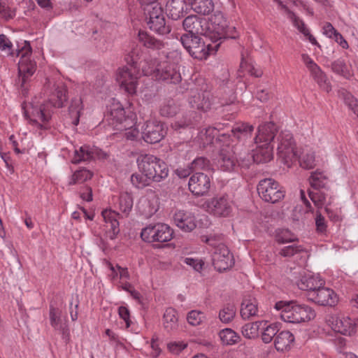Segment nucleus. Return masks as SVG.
Returning a JSON list of instances; mask_svg holds the SVG:
<instances>
[{
	"label": "nucleus",
	"mask_w": 358,
	"mask_h": 358,
	"mask_svg": "<svg viewBox=\"0 0 358 358\" xmlns=\"http://www.w3.org/2000/svg\"><path fill=\"white\" fill-rule=\"evenodd\" d=\"M47 101H41L35 97L28 104L23 103V114L29 123L38 129L45 130L49 127L48 123L52 117V107L62 108L67 101L66 90L62 85L54 86Z\"/></svg>",
	"instance_id": "obj_1"
},
{
	"label": "nucleus",
	"mask_w": 358,
	"mask_h": 358,
	"mask_svg": "<svg viewBox=\"0 0 358 358\" xmlns=\"http://www.w3.org/2000/svg\"><path fill=\"white\" fill-rule=\"evenodd\" d=\"M274 308L280 312V318L288 323L306 322L313 320L316 316L313 308L295 300L277 301Z\"/></svg>",
	"instance_id": "obj_2"
},
{
	"label": "nucleus",
	"mask_w": 358,
	"mask_h": 358,
	"mask_svg": "<svg viewBox=\"0 0 358 358\" xmlns=\"http://www.w3.org/2000/svg\"><path fill=\"white\" fill-rule=\"evenodd\" d=\"M139 171L146 173L152 182H159L169 176L168 165L152 155H141L137 159Z\"/></svg>",
	"instance_id": "obj_3"
},
{
	"label": "nucleus",
	"mask_w": 358,
	"mask_h": 358,
	"mask_svg": "<svg viewBox=\"0 0 358 358\" xmlns=\"http://www.w3.org/2000/svg\"><path fill=\"white\" fill-rule=\"evenodd\" d=\"M180 42L192 57L199 60L206 59L210 54L215 52L220 45V43L214 45L206 44L197 34H182Z\"/></svg>",
	"instance_id": "obj_4"
},
{
	"label": "nucleus",
	"mask_w": 358,
	"mask_h": 358,
	"mask_svg": "<svg viewBox=\"0 0 358 358\" xmlns=\"http://www.w3.org/2000/svg\"><path fill=\"white\" fill-rule=\"evenodd\" d=\"M142 71L145 76H152L159 80L176 84L181 80V76L176 69L175 64H171L168 61L157 62H151V64L142 66Z\"/></svg>",
	"instance_id": "obj_5"
},
{
	"label": "nucleus",
	"mask_w": 358,
	"mask_h": 358,
	"mask_svg": "<svg viewBox=\"0 0 358 358\" xmlns=\"http://www.w3.org/2000/svg\"><path fill=\"white\" fill-rule=\"evenodd\" d=\"M234 30V27H228L225 17L220 11H215L207 21L206 36L214 43L222 38H235L236 36L231 33Z\"/></svg>",
	"instance_id": "obj_6"
},
{
	"label": "nucleus",
	"mask_w": 358,
	"mask_h": 358,
	"mask_svg": "<svg viewBox=\"0 0 358 358\" xmlns=\"http://www.w3.org/2000/svg\"><path fill=\"white\" fill-rule=\"evenodd\" d=\"M145 20L149 29L158 34L165 35L171 31L166 24L163 9L158 2H154L144 7Z\"/></svg>",
	"instance_id": "obj_7"
},
{
	"label": "nucleus",
	"mask_w": 358,
	"mask_h": 358,
	"mask_svg": "<svg viewBox=\"0 0 358 358\" xmlns=\"http://www.w3.org/2000/svg\"><path fill=\"white\" fill-rule=\"evenodd\" d=\"M17 52V56L20 57L18 71L21 77V86L23 87L28 78L36 71V64L31 59L32 50L29 42L24 41Z\"/></svg>",
	"instance_id": "obj_8"
},
{
	"label": "nucleus",
	"mask_w": 358,
	"mask_h": 358,
	"mask_svg": "<svg viewBox=\"0 0 358 358\" xmlns=\"http://www.w3.org/2000/svg\"><path fill=\"white\" fill-rule=\"evenodd\" d=\"M173 234V229L168 224L157 223L154 225L150 224L143 228L141 236L144 241L148 243H165L172 239Z\"/></svg>",
	"instance_id": "obj_9"
},
{
	"label": "nucleus",
	"mask_w": 358,
	"mask_h": 358,
	"mask_svg": "<svg viewBox=\"0 0 358 358\" xmlns=\"http://www.w3.org/2000/svg\"><path fill=\"white\" fill-rule=\"evenodd\" d=\"M278 155L288 166L297 159L292 134L289 131H282L278 137Z\"/></svg>",
	"instance_id": "obj_10"
},
{
	"label": "nucleus",
	"mask_w": 358,
	"mask_h": 358,
	"mask_svg": "<svg viewBox=\"0 0 358 358\" xmlns=\"http://www.w3.org/2000/svg\"><path fill=\"white\" fill-rule=\"evenodd\" d=\"M203 207L215 217H227L232 213L233 203L227 195H221L206 200Z\"/></svg>",
	"instance_id": "obj_11"
},
{
	"label": "nucleus",
	"mask_w": 358,
	"mask_h": 358,
	"mask_svg": "<svg viewBox=\"0 0 358 358\" xmlns=\"http://www.w3.org/2000/svg\"><path fill=\"white\" fill-rule=\"evenodd\" d=\"M259 196L266 202L275 203L284 196V191L280 185L272 178H264L257 185Z\"/></svg>",
	"instance_id": "obj_12"
},
{
	"label": "nucleus",
	"mask_w": 358,
	"mask_h": 358,
	"mask_svg": "<svg viewBox=\"0 0 358 358\" xmlns=\"http://www.w3.org/2000/svg\"><path fill=\"white\" fill-rule=\"evenodd\" d=\"M273 158V146L264 143L257 144V147L252 150V154H243L240 156L239 163L243 168H249L252 163H266Z\"/></svg>",
	"instance_id": "obj_13"
},
{
	"label": "nucleus",
	"mask_w": 358,
	"mask_h": 358,
	"mask_svg": "<svg viewBox=\"0 0 358 358\" xmlns=\"http://www.w3.org/2000/svg\"><path fill=\"white\" fill-rule=\"evenodd\" d=\"M139 69L138 66H125L118 69L117 80L120 87L129 94L136 92Z\"/></svg>",
	"instance_id": "obj_14"
},
{
	"label": "nucleus",
	"mask_w": 358,
	"mask_h": 358,
	"mask_svg": "<svg viewBox=\"0 0 358 358\" xmlns=\"http://www.w3.org/2000/svg\"><path fill=\"white\" fill-rule=\"evenodd\" d=\"M107 121L116 131L118 129L134 125L133 115L126 116L124 109L119 102H114L111 105L109 113L107 115Z\"/></svg>",
	"instance_id": "obj_15"
},
{
	"label": "nucleus",
	"mask_w": 358,
	"mask_h": 358,
	"mask_svg": "<svg viewBox=\"0 0 358 358\" xmlns=\"http://www.w3.org/2000/svg\"><path fill=\"white\" fill-rule=\"evenodd\" d=\"M191 90L192 95L189 102L192 108L207 111L211 108L213 98L206 84H203L199 90L198 89L195 91L192 89Z\"/></svg>",
	"instance_id": "obj_16"
},
{
	"label": "nucleus",
	"mask_w": 358,
	"mask_h": 358,
	"mask_svg": "<svg viewBox=\"0 0 358 358\" xmlns=\"http://www.w3.org/2000/svg\"><path fill=\"white\" fill-rule=\"evenodd\" d=\"M142 138L148 143H157L164 138L166 131L164 125L157 120H148L142 127Z\"/></svg>",
	"instance_id": "obj_17"
},
{
	"label": "nucleus",
	"mask_w": 358,
	"mask_h": 358,
	"mask_svg": "<svg viewBox=\"0 0 358 358\" xmlns=\"http://www.w3.org/2000/svg\"><path fill=\"white\" fill-rule=\"evenodd\" d=\"M307 297L310 301L320 306H334L338 302V296L335 292L332 289L321 285L308 294Z\"/></svg>",
	"instance_id": "obj_18"
},
{
	"label": "nucleus",
	"mask_w": 358,
	"mask_h": 358,
	"mask_svg": "<svg viewBox=\"0 0 358 358\" xmlns=\"http://www.w3.org/2000/svg\"><path fill=\"white\" fill-rule=\"evenodd\" d=\"M214 248L215 251L212 255V262L214 268L217 271H224L234 265V258L229 248Z\"/></svg>",
	"instance_id": "obj_19"
},
{
	"label": "nucleus",
	"mask_w": 358,
	"mask_h": 358,
	"mask_svg": "<svg viewBox=\"0 0 358 358\" xmlns=\"http://www.w3.org/2000/svg\"><path fill=\"white\" fill-rule=\"evenodd\" d=\"M210 185V177L201 172H196L193 174L188 182L190 192L196 196L206 195L208 192Z\"/></svg>",
	"instance_id": "obj_20"
},
{
	"label": "nucleus",
	"mask_w": 358,
	"mask_h": 358,
	"mask_svg": "<svg viewBox=\"0 0 358 358\" xmlns=\"http://www.w3.org/2000/svg\"><path fill=\"white\" fill-rule=\"evenodd\" d=\"M238 151V146L233 147L231 150L221 149L219 158L217 160L218 167L224 171H231L234 169L236 164L241 166L239 163L240 156H243V154L238 153V156L235 157Z\"/></svg>",
	"instance_id": "obj_21"
},
{
	"label": "nucleus",
	"mask_w": 358,
	"mask_h": 358,
	"mask_svg": "<svg viewBox=\"0 0 358 358\" xmlns=\"http://www.w3.org/2000/svg\"><path fill=\"white\" fill-rule=\"evenodd\" d=\"M327 322L334 331L343 335L350 336L355 331V324L349 317L332 315Z\"/></svg>",
	"instance_id": "obj_22"
},
{
	"label": "nucleus",
	"mask_w": 358,
	"mask_h": 358,
	"mask_svg": "<svg viewBox=\"0 0 358 358\" xmlns=\"http://www.w3.org/2000/svg\"><path fill=\"white\" fill-rule=\"evenodd\" d=\"M101 215L105 222L106 238L113 240L120 232L118 214L111 210H104Z\"/></svg>",
	"instance_id": "obj_23"
},
{
	"label": "nucleus",
	"mask_w": 358,
	"mask_h": 358,
	"mask_svg": "<svg viewBox=\"0 0 358 358\" xmlns=\"http://www.w3.org/2000/svg\"><path fill=\"white\" fill-rule=\"evenodd\" d=\"M207 20L196 15L187 17L182 22L183 28L187 34H200L206 36Z\"/></svg>",
	"instance_id": "obj_24"
},
{
	"label": "nucleus",
	"mask_w": 358,
	"mask_h": 358,
	"mask_svg": "<svg viewBox=\"0 0 358 358\" xmlns=\"http://www.w3.org/2000/svg\"><path fill=\"white\" fill-rule=\"evenodd\" d=\"M176 225L185 232L192 231L196 227L195 217L189 212L177 210L173 215Z\"/></svg>",
	"instance_id": "obj_25"
},
{
	"label": "nucleus",
	"mask_w": 358,
	"mask_h": 358,
	"mask_svg": "<svg viewBox=\"0 0 358 358\" xmlns=\"http://www.w3.org/2000/svg\"><path fill=\"white\" fill-rule=\"evenodd\" d=\"M101 150L94 146L84 145L75 150L74 156L71 160L73 164H79L82 162L90 161L100 157Z\"/></svg>",
	"instance_id": "obj_26"
},
{
	"label": "nucleus",
	"mask_w": 358,
	"mask_h": 358,
	"mask_svg": "<svg viewBox=\"0 0 358 358\" xmlns=\"http://www.w3.org/2000/svg\"><path fill=\"white\" fill-rule=\"evenodd\" d=\"M277 131V127L273 122H266L259 126L257 134L255 137L256 144L264 143L271 145V142L274 139Z\"/></svg>",
	"instance_id": "obj_27"
},
{
	"label": "nucleus",
	"mask_w": 358,
	"mask_h": 358,
	"mask_svg": "<svg viewBox=\"0 0 358 358\" xmlns=\"http://www.w3.org/2000/svg\"><path fill=\"white\" fill-rule=\"evenodd\" d=\"M217 138L220 141L227 142L230 136L228 134H223L222 136L219 135V131L212 127H208L201 129L198 134L197 138L198 141L203 147L213 143L215 137Z\"/></svg>",
	"instance_id": "obj_28"
},
{
	"label": "nucleus",
	"mask_w": 358,
	"mask_h": 358,
	"mask_svg": "<svg viewBox=\"0 0 358 358\" xmlns=\"http://www.w3.org/2000/svg\"><path fill=\"white\" fill-rule=\"evenodd\" d=\"M137 208L145 217H152L159 209L158 198L156 196H146L140 199Z\"/></svg>",
	"instance_id": "obj_29"
},
{
	"label": "nucleus",
	"mask_w": 358,
	"mask_h": 358,
	"mask_svg": "<svg viewBox=\"0 0 358 358\" xmlns=\"http://www.w3.org/2000/svg\"><path fill=\"white\" fill-rule=\"evenodd\" d=\"M258 302L255 297H245L241 305L240 314L243 320L259 316Z\"/></svg>",
	"instance_id": "obj_30"
},
{
	"label": "nucleus",
	"mask_w": 358,
	"mask_h": 358,
	"mask_svg": "<svg viewBox=\"0 0 358 358\" xmlns=\"http://www.w3.org/2000/svg\"><path fill=\"white\" fill-rule=\"evenodd\" d=\"M162 325L164 329L168 332L176 331L178 329V311L172 308H166L163 317H162Z\"/></svg>",
	"instance_id": "obj_31"
},
{
	"label": "nucleus",
	"mask_w": 358,
	"mask_h": 358,
	"mask_svg": "<svg viewBox=\"0 0 358 358\" xmlns=\"http://www.w3.org/2000/svg\"><path fill=\"white\" fill-rule=\"evenodd\" d=\"M186 9L185 0H170L166 4L167 15L173 20L183 17Z\"/></svg>",
	"instance_id": "obj_32"
},
{
	"label": "nucleus",
	"mask_w": 358,
	"mask_h": 358,
	"mask_svg": "<svg viewBox=\"0 0 358 358\" xmlns=\"http://www.w3.org/2000/svg\"><path fill=\"white\" fill-rule=\"evenodd\" d=\"M138 41L146 48L159 50L164 48L165 43L150 35L147 31L140 30L138 34Z\"/></svg>",
	"instance_id": "obj_33"
},
{
	"label": "nucleus",
	"mask_w": 358,
	"mask_h": 358,
	"mask_svg": "<svg viewBox=\"0 0 358 358\" xmlns=\"http://www.w3.org/2000/svg\"><path fill=\"white\" fill-rule=\"evenodd\" d=\"M254 131V127L248 123L236 124L231 129L233 136L238 141L242 142L243 145L245 141L250 139Z\"/></svg>",
	"instance_id": "obj_34"
},
{
	"label": "nucleus",
	"mask_w": 358,
	"mask_h": 358,
	"mask_svg": "<svg viewBox=\"0 0 358 358\" xmlns=\"http://www.w3.org/2000/svg\"><path fill=\"white\" fill-rule=\"evenodd\" d=\"M294 341V335L289 331H278L274 341L275 348L278 351L288 350Z\"/></svg>",
	"instance_id": "obj_35"
},
{
	"label": "nucleus",
	"mask_w": 358,
	"mask_h": 358,
	"mask_svg": "<svg viewBox=\"0 0 358 358\" xmlns=\"http://www.w3.org/2000/svg\"><path fill=\"white\" fill-rule=\"evenodd\" d=\"M142 56H143V50H141V48L138 45L134 46L132 48L131 50L129 52V54L126 57V61L127 63V66H138V69H139L140 68L142 69L143 66H148V64H151V62H152V60L148 62L145 59L143 61V64L141 65Z\"/></svg>",
	"instance_id": "obj_36"
},
{
	"label": "nucleus",
	"mask_w": 358,
	"mask_h": 358,
	"mask_svg": "<svg viewBox=\"0 0 358 358\" xmlns=\"http://www.w3.org/2000/svg\"><path fill=\"white\" fill-rule=\"evenodd\" d=\"M319 285H322L321 280L310 274L303 275L297 282L298 287L301 290L307 291V294L312 291H315Z\"/></svg>",
	"instance_id": "obj_37"
},
{
	"label": "nucleus",
	"mask_w": 358,
	"mask_h": 358,
	"mask_svg": "<svg viewBox=\"0 0 358 358\" xmlns=\"http://www.w3.org/2000/svg\"><path fill=\"white\" fill-rule=\"evenodd\" d=\"M308 181L311 187L315 190L325 189L329 182V178L323 171L317 170L311 173Z\"/></svg>",
	"instance_id": "obj_38"
},
{
	"label": "nucleus",
	"mask_w": 358,
	"mask_h": 358,
	"mask_svg": "<svg viewBox=\"0 0 358 358\" xmlns=\"http://www.w3.org/2000/svg\"><path fill=\"white\" fill-rule=\"evenodd\" d=\"M192 9L196 13L208 15L214 9L213 0H190Z\"/></svg>",
	"instance_id": "obj_39"
},
{
	"label": "nucleus",
	"mask_w": 358,
	"mask_h": 358,
	"mask_svg": "<svg viewBox=\"0 0 358 358\" xmlns=\"http://www.w3.org/2000/svg\"><path fill=\"white\" fill-rule=\"evenodd\" d=\"M199 116L194 111H189L185 113L181 118L172 124V127L176 129H180L192 127L197 121Z\"/></svg>",
	"instance_id": "obj_40"
},
{
	"label": "nucleus",
	"mask_w": 358,
	"mask_h": 358,
	"mask_svg": "<svg viewBox=\"0 0 358 358\" xmlns=\"http://www.w3.org/2000/svg\"><path fill=\"white\" fill-rule=\"evenodd\" d=\"M266 325V321H256L252 323H247L242 327L243 336L247 338H255L258 336L259 329L262 325Z\"/></svg>",
	"instance_id": "obj_41"
},
{
	"label": "nucleus",
	"mask_w": 358,
	"mask_h": 358,
	"mask_svg": "<svg viewBox=\"0 0 358 358\" xmlns=\"http://www.w3.org/2000/svg\"><path fill=\"white\" fill-rule=\"evenodd\" d=\"M338 94V97L343 100L349 109L352 110L355 114L358 115V100L345 89L339 90Z\"/></svg>",
	"instance_id": "obj_42"
},
{
	"label": "nucleus",
	"mask_w": 358,
	"mask_h": 358,
	"mask_svg": "<svg viewBox=\"0 0 358 358\" xmlns=\"http://www.w3.org/2000/svg\"><path fill=\"white\" fill-rule=\"evenodd\" d=\"M236 308L234 303H227L219 312V319L224 324L231 322L236 316Z\"/></svg>",
	"instance_id": "obj_43"
},
{
	"label": "nucleus",
	"mask_w": 358,
	"mask_h": 358,
	"mask_svg": "<svg viewBox=\"0 0 358 358\" xmlns=\"http://www.w3.org/2000/svg\"><path fill=\"white\" fill-rule=\"evenodd\" d=\"M261 329L263 330L262 334V339L264 343H269L271 342L274 336L276 337L279 330L278 323H272L267 326L262 325Z\"/></svg>",
	"instance_id": "obj_44"
},
{
	"label": "nucleus",
	"mask_w": 358,
	"mask_h": 358,
	"mask_svg": "<svg viewBox=\"0 0 358 358\" xmlns=\"http://www.w3.org/2000/svg\"><path fill=\"white\" fill-rule=\"evenodd\" d=\"M310 74L322 90L327 92L331 90V86L327 81L325 73L322 71L320 66L317 67V69L311 71Z\"/></svg>",
	"instance_id": "obj_45"
},
{
	"label": "nucleus",
	"mask_w": 358,
	"mask_h": 358,
	"mask_svg": "<svg viewBox=\"0 0 358 358\" xmlns=\"http://www.w3.org/2000/svg\"><path fill=\"white\" fill-rule=\"evenodd\" d=\"M178 110V105L173 99H167L164 101L160 105L159 113L164 117H172L175 115Z\"/></svg>",
	"instance_id": "obj_46"
},
{
	"label": "nucleus",
	"mask_w": 358,
	"mask_h": 358,
	"mask_svg": "<svg viewBox=\"0 0 358 358\" xmlns=\"http://www.w3.org/2000/svg\"><path fill=\"white\" fill-rule=\"evenodd\" d=\"M331 66L333 72L345 78L349 79L352 75L344 59L341 58L333 62Z\"/></svg>",
	"instance_id": "obj_47"
},
{
	"label": "nucleus",
	"mask_w": 358,
	"mask_h": 358,
	"mask_svg": "<svg viewBox=\"0 0 358 358\" xmlns=\"http://www.w3.org/2000/svg\"><path fill=\"white\" fill-rule=\"evenodd\" d=\"M219 336L222 343L227 345L236 344L240 339L238 334L229 328L221 330L219 333Z\"/></svg>",
	"instance_id": "obj_48"
},
{
	"label": "nucleus",
	"mask_w": 358,
	"mask_h": 358,
	"mask_svg": "<svg viewBox=\"0 0 358 358\" xmlns=\"http://www.w3.org/2000/svg\"><path fill=\"white\" fill-rule=\"evenodd\" d=\"M130 180L131 184L138 189H143L152 182L149 176H147L146 173L141 172L133 173Z\"/></svg>",
	"instance_id": "obj_49"
},
{
	"label": "nucleus",
	"mask_w": 358,
	"mask_h": 358,
	"mask_svg": "<svg viewBox=\"0 0 358 358\" xmlns=\"http://www.w3.org/2000/svg\"><path fill=\"white\" fill-rule=\"evenodd\" d=\"M299 159L300 166L306 169H311L315 166V154L311 150L303 151L301 155L297 159Z\"/></svg>",
	"instance_id": "obj_50"
},
{
	"label": "nucleus",
	"mask_w": 358,
	"mask_h": 358,
	"mask_svg": "<svg viewBox=\"0 0 358 358\" xmlns=\"http://www.w3.org/2000/svg\"><path fill=\"white\" fill-rule=\"evenodd\" d=\"M117 206L121 212L128 214L133 207L132 196L127 192L122 193L119 196Z\"/></svg>",
	"instance_id": "obj_51"
},
{
	"label": "nucleus",
	"mask_w": 358,
	"mask_h": 358,
	"mask_svg": "<svg viewBox=\"0 0 358 358\" xmlns=\"http://www.w3.org/2000/svg\"><path fill=\"white\" fill-rule=\"evenodd\" d=\"M93 174L90 171L86 169H80L73 173L69 184L73 185L77 183H83L90 180Z\"/></svg>",
	"instance_id": "obj_52"
},
{
	"label": "nucleus",
	"mask_w": 358,
	"mask_h": 358,
	"mask_svg": "<svg viewBox=\"0 0 358 358\" xmlns=\"http://www.w3.org/2000/svg\"><path fill=\"white\" fill-rule=\"evenodd\" d=\"M275 239L279 244H285L294 242L297 238L289 229H282L276 231Z\"/></svg>",
	"instance_id": "obj_53"
},
{
	"label": "nucleus",
	"mask_w": 358,
	"mask_h": 358,
	"mask_svg": "<svg viewBox=\"0 0 358 358\" xmlns=\"http://www.w3.org/2000/svg\"><path fill=\"white\" fill-rule=\"evenodd\" d=\"M62 310L55 307L53 304L50 305L49 317L50 325L54 328H58L59 326L64 324L61 319Z\"/></svg>",
	"instance_id": "obj_54"
},
{
	"label": "nucleus",
	"mask_w": 358,
	"mask_h": 358,
	"mask_svg": "<svg viewBox=\"0 0 358 358\" xmlns=\"http://www.w3.org/2000/svg\"><path fill=\"white\" fill-rule=\"evenodd\" d=\"M308 194L310 200L317 208H322L324 206L327 195L322 189L316 190L315 192L309 189Z\"/></svg>",
	"instance_id": "obj_55"
},
{
	"label": "nucleus",
	"mask_w": 358,
	"mask_h": 358,
	"mask_svg": "<svg viewBox=\"0 0 358 358\" xmlns=\"http://www.w3.org/2000/svg\"><path fill=\"white\" fill-rule=\"evenodd\" d=\"M240 70L243 73H248V74L255 77H261L263 72L261 69H256L252 64L248 63L247 61L242 59L240 65Z\"/></svg>",
	"instance_id": "obj_56"
},
{
	"label": "nucleus",
	"mask_w": 358,
	"mask_h": 358,
	"mask_svg": "<svg viewBox=\"0 0 358 358\" xmlns=\"http://www.w3.org/2000/svg\"><path fill=\"white\" fill-rule=\"evenodd\" d=\"M82 108L80 99H75L72 100L71 106H69V113L72 116L75 115V120L73 122L75 125H78L79 123V117Z\"/></svg>",
	"instance_id": "obj_57"
},
{
	"label": "nucleus",
	"mask_w": 358,
	"mask_h": 358,
	"mask_svg": "<svg viewBox=\"0 0 358 358\" xmlns=\"http://www.w3.org/2000/svg\"><path fill=\"white\" fill-rule=\"evenodd\" d=\"M204 313L201 311L192 310L187 315V320L192 326L199 325L204 319Z\"/></svg>",
	"instance_id": "obj_58"
},
{
	"label": "nucleus",
	"mask_w": 358,
	"mask_h": 358,
	"mask_svg": "<svg viewBox=\"0 0 358 358\" xmlns=\"http://www.w3.org/2000/svg\"><path fill=\"white\" fill-rule=\"evenodd\" d=\"M190 166L193 171L207 170L210 167V162L206 157H199L192 161Z\"/></svg>",
	"instance_id": "obj_59"
},
{
	"label": "nucleus",
	"mask_w": 358,
	"mask_h": 358,
	"mask_svg": "<svg viewBox=\"0 0 358 358\" xmlns=\"http://www.w3.org/2000/svg\"><path fill=\"white\" fill-rule=\"evenodd\" d=\"M117 131H124L123 136L130 141L136 140L139 136L138 129L136 127V121L134 120V125L131 127H125L122 129H118Z\"/></svg>",
	"instance_id": "obj_60"
},
{
	"label": "nucleus",
	"mask_w": 358,
	"mask_h": 358,
	"mask_svg": "<svg viewBox=\"0 0 358 358\" xmlns=\"http://www.w3.org/2000/svg\"><path fill=\"white\" fill-rule=\"evenodd\" d=\"M201 239L203 242L210 246H220V245L222 244L224 236L220 234H213L208 236H203Z\"/></svg>",
	"instance_id": "obj_61"
},
{
	"label": "nucleus",
	"mask_w": 358,
	"mask_h": 358,
	"mask_svg": "<svg viewBox=\"0 0 358 358\" xmlns=\"http://www.w3.org/2000/svg\"><path fill=\"white\" fill-rule=\"evenodd\" d=\"M0 16L6 20H9L15 16V12L0 1Z\"/></svg>",
	"instance_id": "obj_62"
},
{
	"label": "nucleus",
	"mask_w": 358,
	"mask_h": 358,
	"mask_svg": "<svg viewBox=\"0 0 358 358\" xmlns=\"http://www.w3.org/2000/svg\"><path fill=\"white\" fill-rule=\"evenodd\" d=\"M12 46L13 44L8 38L4 34H0V50L6 51L8 55H13Z\"/></svg>",
	"instance_id": "obj_63"
},
{
	"label": "nucleus",
	"mask_w": 358,
	"mask_h": 358,
	"mask_svg": "<svg viewBox=\"0 0 358 358\" xmlns=\"http://www.w3.org/2000/svg\"><path fill=\"white\" fill-rule=\"evenodd\" d=\"M184 263L192 266L196 271H201L203 269L204 264L203 262L201 259H194L192 257H186L183 259Z\"/></svg>",
	"instance_id": "obj_64"
}]
</instances>
